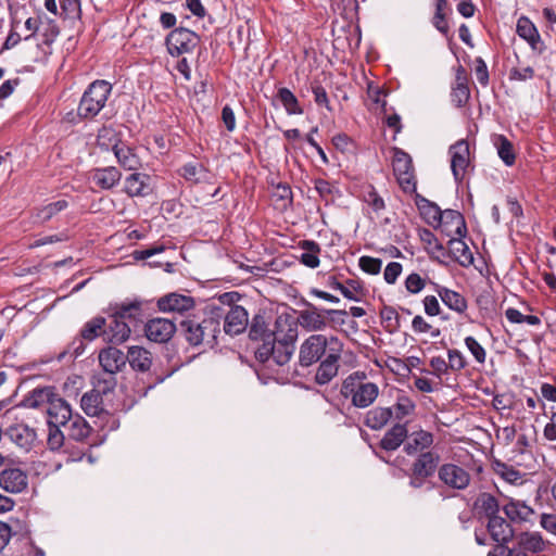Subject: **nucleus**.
I'll return each mask as SVG.
<instances>
[{"label":"nucleus","instance_id":"nucleus-22","mask_svg":"<svg viewBox=\"0 0 556 556\" xmlns=\"http://www.w3.org/2000/svg\"><path fill=\"white\" fill-rule=\"evenodd\" d=\"M516 541L517 546L526 554L528 552L539 554L549 546V542L544 540L543 535L538 531L521 532L516 536Z\"/></svg>","mask_w":556,"mask_h":556},{"label":"nucleus","instance_id":"nucleus-24","mask_svg":"<svg viewBox=\"0 0 556 556\" xmlns=\"http://www.w3.org/2000/svg\"><path fill=\"white\" fill-rule=\"evenodd\" d=\"M431 283L433 285L434 291L437 292V294L439 295L441 301L450 309H452L458 314H463L466 312L468 304H467L465 296H463L460 293H458L454 290H451L446 287H443L441 285H438L434 282H431Z\"/></svg>","mask_w":556,"mask_h":556},{"label":"nucleus","instance_id":"nucleus-58","mask_svg":"<svg viewBox=\"0 0 556 556\" xmlns=\"http://www.w3.org/2000/svg\"><path fill=\"white\" fill-rule=\"evenodd\" d=\"M49 426V433H48V446L52 451H56L61 448L64 444V434L60 430V426Z\"/></svg>","mask_w":556,"mask_h":556},{"label":"nucleus","instance_id":"nucleus-3","mask_svg":"<svg viewBox=\"0 0 556 556\" xmlns=\"http://www.w3.org/2000/svg\"><path fill=\"white\" fill-rule=\"evenodd\" d=\"M219 317L220 315H214L212 312L201 320L197 318L182 320L180 326L186 340L194 346L200 344L213 346L220 332Z\"/></svg>","mask_w":556,"mask_h":556},{"label":"nucleus","instance_id":"nucleus-30","mask_svg":"<svg viewBox=\"0 0 556 556\" xmlns=\"http://www.w3.org/2000/svg\"><path fill=\"white\" fill-rule=\"evenodd\" d=\"M448 249L454 260L463 267H468L473 263V255L467 245L462 240V237H452L448 240Z\"/></svg>","mask_w":556,"mask_h":556},{"label":"nucleus","instance_id":"nucleus-29","mask_svg":"<svg viewBox=\"0 0 556 556\" xmlns=\"http://www.w3.org/2000/svg\"><path fill=\"white\" fill-rule=\"evenodd\" d=\"M407 437V427L405 424L397 422L393 425L380 441L381 448L386 451H395Z\"/></svg>","mask_w":556,"mask_h":556},{"label":"nucleus","instance_id":"nucleus-38","mask_svg":"<svg viewBox=\"0 0 556 556\" xmlns=\"http://www.w3.org/2000/svg\"><path fill=\"white\" fill-rule=\"evenodd\" d=\"M80 406L88 416H99L103 412L102 394L96 389L86 392L81 396Z\"/></svg>","mask_w":556,"mask_h":556},{"label":"nucleus","instance_id":"nucleus-17","mask_svg":"<svg viewBox=\"0 0 556 556\" xmlns=\"http://www.w3.org/2000/svg\"><path fill=\"white\" fill-rule=\"evenodd\" d=\"M48 425L66 426L73 417L71 405L56 393L47 407Z\"/></svg>","mask_w":556,"mask_h":556},{"label":"nucleus","instance_id":"nucleus-35","mask_svg":"<svg viewBox=\"0 0 556 556\" xmlns=\"http://www.w3.org/2000/svg\"><path fill=\"white\" fill-rule=\"evenodd\" d=\"M516 30L519 37L525 39L533 50H538L541 37L535 25L527 16L518 18Z\"/></svg>","mask_w":556,"mask_h":556},{"label":"nucleus","instance_id":"nucleus-39","mask_svg":"<svg viewBox=\"0 0 556 556\" xmlns=\"http://www.w3.org/2000/svg\"><path fill=\"white\" fill-rule=\"evenodd\" d=\"M66 426H67L68 437L77 442H83L90 435L91 427L78 414L73 416L67 421Z\"/></svg>","mask_w":556,"mask_h":556},{"label":"nucleus","instance_id":"nucleus-12","mask_svg":"<svg viewBox=\"0 0 556 556\" xmlns=\"http://www.w3.org/2000/svg\"><path fill=\"white\" fill-rule=\"evenodd\" d=\"M28 486L27 473L17 467L5 468L0 471V488L8 493H22Z\"/></svg>","mask_w":556,"mask_h":556},{"label":"nucleus","instance_id":"nucleus-37","mask_svg":"<svg viewBox=\"0 0 556 556\" xmlns=\"http://www.w3.org/2000/svg\"><path fill=\"white\" fill-rule=\"evenodd\" d=\"M391 408L392 417L394 416L396 420L401 421L404 418L415 414L416 403L410 396L404 392H400L396 396L395 403Z\"/></svg>","mask_w":556,"mask_h":556},{"label":"nucleus","instance_id":"nucleus-41","mask_svg":"<svg viewBox=\"0 0 556 556\" xmlns=\"http://www.w3.org/2000/svg\"><path fill=\"white\" fill-rule=\"evenodd\" d=\"M492 140L501 160L505 165L511 166L516 161L513 143L504 135H495Z\"/></svg>","mask_w":556,"mask_h":556},{"label":"nucleus","instance_id":"nucleus-9","mask_svg":"<svg viewBox=\"0 0 556 556\" xmlns=\"http://www.w3.org/2000/svg\"><path fill=\"white\" fill-rule=\"evenodd\" d=\"M198 43L199 36L184 27L175 28L166 37L167 50L173 56L192 52Z\"/></svg>","mask_w":556,"mask_h":556},{"label":"nucleus","instance_id":"nucleus-11","mask_svg":"<svg viewBox=\"0 0 556 556\" xmlns=\"http://www.w3.org/2000/svg\"><path fill=\"white\" fill-rule=\"evenodd\" d=\"M176 325L167 318H153L144 326V332L150 341L165 343L172 339L176 332Z\"/></svg>","mask_w":556,"mask_h":556},{"label":"nucleus","instance_id":"nucleus-55","mask_svg":"<svg viewBox=\"0 0 556 556\" xmlns=\"http://www.w3.org/2000/svg\"><path fill=\"white\" fill-rule=\"evenodd\" d=\"M412 329L416 333L430 332L433 338L440 334L438 328H433L421 315H416L412 320Z\"/></svg>","mask_w":556,"mask_h":556},{"label":"nucleus","instance_id":"nucleus-48","mask_svg":"<svg viewBox=\"0 0 556 556\" xmlns=\"http://www.w3.org/2000/svg\"><path fill=\"white\" fill-rule=\"evenodd\" d=\"M495 471L503 480L510 484L518 485L523 483L525 475L515 469L513 466L506 465L504 463H497L495 466Z\"/></svg>","mask_w":556,"mask_h":556},{"label":"nucleus","instance_id":"nucleus-20","mask_svg":"<svg viewBox=\"0 0 556 556\" xmlns=\"http://www.w3.org/2000/svg\"><path fill=\"white\" fill-rule=\"evenodd\" d=\"M99 363L106 375H115L126 364L125 354L116 348H106L99 353Z\"/></svg>","mask_w":556,"mask_h":556},{"label":"nucleus","instance_id":"nucleus-47","mask_svg":"<svg viewBox=\"0 0 556 556\" xmlns=\"http://www.w3.org/2000/svg\"><path fill=\"white\" fill-rule=\"evenodd\" d=\"M362 199L375 213H380L386 207L384 200L371 185L364 188Z\"/></svg>","mask_w":556,"mask_h":556},{"label":"nucleus","instance_id":"nucleus-16","mask_svg":"<svg viewBox=\"0 0 556 556\" xmlns=\"http://www.w3.org/2000/svg\"><path fill=\"white\" fill-rule=\"evenodd\" d=\"M486 532L492 541L496 542L497 546L507 544L514 538V529L509 521L498 516L493 517L486 522Z\"/></svg>","mask_w":556,"mask_h":556},{"label":"nucleus","instance_id":"nucleus-19","mask_svg":"<svg viewBox=\"0 0 556 556\" xmlns=\"http://www.w3.org/2000/svg\"><path fill=\"white\" fill-rule=\"evenodd\" d=\"M109 309L110 317L119 318L124 321L136 323L142 317V302L139 300L115 303Z\"/></svg>","mask_w":556,"mask_h":556},{"label":"nucleus","instance_id":"nucleus-7","mask_svg":"<svg viewBox=\"0 0 556 556\" xmlns=\"http://www.w3.org/2000/svg\"><path fill=\"white\" fill-rule=\"evenodd\" d=\"M392 166L394 175L405 192H413L416 184L409 154L399 148H393Z\"/></svg>","mask_w":556,"mask_h":556},{"label":"nucleus","instance_id":"nucleus-61","mask_svg":"<svg viewBox=\"0 0 556 556\" xmlns=\"http://www.w3.org/2000/svg\"><path fill=\"white\" fill-rule=\"evenodd\" d=\"M116 387V378L114 375H108L106 377H99L96 379L94 389L101 394H106L114 390Z\"/></svg>","mask_w":556,"mask_h":556},{"label":"nucleus","instance_id":"nucleus-31","mask_svg":"<svg viewBox=\"0 0 556 556\" xmlns=\"http://www.w3.org/2000/svg\"><path fill=\"white\" fill-rule=\"evenodd\" d=\"M299 320L301 326L308 331H321L327 327L326 316L316 307L302 311Z\"/></svg>","mask_w":556,"mask_h":556},{"label":"nucleus","instance_id":"nucleus-57","mask_svg":"<svg viewBox=\"0 0 556 556\" xmlns=\"http://www.w3.org/2000/svg\"><path fill=\"white\" fill-rule=\"evenodd\" d=\"M361 269L370 275H377L381 270L382 261L371 256H362L358 260Z\"/></svg>","mask_w":556,"mask_h":556},{"label":"nucleus","instance_id":"nucleus-50","mask_svg":"<svg viewBox=\"0 0 556 556\" xmlns=\"http://www.w3.org/2000/svg\"><path fill=\"white\" fill-rule=\"evenodd\" d=\"M421 211L427 223L437 228L438 224H440V218H442L443 211L437 204L429 201H426V205L421 207Z\"/></svg>","mask_w":556,"mask_h":556},{"label":"nucleus","instance_id":"nucleus-51","mask_svg":"<svg viewBox=\"0 0 556 556\" xmlns=\"http://www.w3.org/2000/svg\"><path fill=\"white\" fill-rule=\"evenodd\" d=\"M381 321L389 331L396 330L400 326L399 314L392 306H384L380 312Z\"/></svg>","mask_w":556,"mask_h":556},{"label":"nucleus","instance_id":"nucleus-44","mask_svg":"<svg viewBox=\"0 0 556 556\" xmlns=\"http://www.w3.org/2000/svg\"><path fill=\"white\" fill-rule=\"evenodd\" d=\"M476 505L485 515L488 520L493 517H498L500 504L492 494L481 493L477 498Z\"/></svg>","mask_w":556,"mask_h":556},{"label":"nucleus","instance_id":"nucleus-23","mask_svg":"<svg viewBox=\"0 0 556 556\" xmlns=\"http://www.w3.org/2000/svg\"><path fill=\"white\" fill-rule=\"evenodd\" d=\"M5 435L12 443L24 450H29L36 438L35 431L24 424L10 426L5 431Z\"/></svg>","mask_w":556,"mask_h":556},{"label":"nucleus","instance_id":"nucleus-45","mask_svg":"<svg viewBox=\"0 0 556 556\" xmlns=\"http://www.w3.org/2000/svg\"><path fill=\"white\" fill-rule=\"evenodd\" d=\"M105 319L103 317H94L87 321L80 331L83 339L92 341L99 336H103Z\"/></svg>","mask_w":556,"mask_h":556},{"label":"nucleus","instance_id":"nucleus-10","mask_svg":"<svg viewBox=\"0 0 556 556\" xmlns=\"http://www.w3.org/2000/svg\"><path fill=\"white\" fill-rule=\"evenodd\" d=\"M439 480L447 488L453 490H465L469 486L471 475L469 471L456 464L446 463L438 469Z\"/></svg>","mask_w":556,"mask_h":556},{"label":"nucleus","instance_id":"nucleus-33","mask_svg":"<svg viewBox=\"0 0 556 556\" xmlns=\"http://www.w3.org/2000/svg\"><path fill=\"white\" fill-rule=\"evenodd\" d=\"M121 172L114 166L97 168L92 173L93 182L105 190L113 188L121 180Z\"/></svg>","mask_w":556,"mask_h":556},{"label":"nucleus","instance_id":"nucleus-52","mask_svg":"<svg viewBox=\"0 0 556 556\" xmlns=\"http://www.w3.org/2000/svg\"><path fill=\"white\" fill-rule=\"evenodd\" d=\"M464 342L476 362L479 364H484L486 359L485 349L471 336L466 337Z\"/></svg>","mask_w":556,"mask_h":556},{"label":"nucleus","instance_id":"nucleus-64","mask_svg":"<svg viewBox=\"0 0 556 556\" xmlns=\"http://www.w3.org/2000/svg\"><path fill=\"white\" fill-rule=\"evenodd\" d=\"M540 526L548 533L556 535V515L546 513L541 514Z\"/></svg>","mask_w":556,"mask_h":556},{"label":"nucleus","instance_id":"nucleus-14","mask_svg":"<svg viewBox=\"0 0 556 556\" xmlns=\"http://www.w3.org/2000/svg\"><path fill=\"white\" fill-rule=\"evenodd\" d=\"M157 307L164 313L184 314L194 307V300L188 295L169 293L157 300Z\"/></svg>","mask_w":556,"mask_h":556},{"label":"nucleus","instance_id":"nucleus-53","mask_svg":"<svg viewBox=\"0 0 556 556\" xmlns=\"http://www.w3.org/2000/svg\"><path fill=\"white\" fill-rule=\"evenodd\" d=\"M60 13L63 18H76L80 15L79 0H60Z\"/></svg>","mask_w":556,"mask_h":556},{"label":"nucleus","instance_id":"nucleus-13","mask_svg":"<svg viewBox=\"0 0 556 556\" xmlns=\"http://www.w3.org/2000/svg\"><path fill=\"white\" fill-rule=\"evenodd\" d=\"M451 169L457 182H460L469 166V146L465 140H459L450 148Z\"/></svg>","mask_w":556,"mask_h":556},{"label":"nucleus","instance_id":"nucleus-5","mask_svg":"<svg viewBox=\"0 0 556 556\" xmlns=\"http://www.w3.org/2000/svg\"><path fill=\"white\" fill-rule=\"evenodd\" d=\"M239 298L237 292H227L219 296V301L227 305V308L219 314V319L224 318V331L230 336L242 333L249 325L248 311L241 305L232 304Z\"/></svg>","mask_w":556,"mask_h":556},{"label":"nucleus","instance_id":"nucleus-4","mask_svg":"<svg viewBox=\"0 0 556 556\" xmlns=\"http://www.w3.org/2000/svg\"><path fill=\"white\" fill-rule=\"evenodd\" d=\"M112 92V85L106 80H94L83 93L77 108V115L84 119H92L105 106Z\"/></svg>","mask_w":556,"mask_h":556},{"label":"nucleus","instance_id":"nucleus-27","mask_svg":"<svg viewBox=\"0 0 556 556\" xmlns=\"http://www.w3.org/2000/svg\"><path fill=\"white\" fill-rule=\"evenodd\" d=\"M150 176L142 173H134L125 179V192L129 197H144L150 192Z\"/></svg>","mask_w":556,"mask_h":556},{"label":"nucleus","instance_id":"nucleus-18","mask_svg":"<svg viewBox=\"0 0 556 556\" xmlns=\"http://www.w3.org/2000/svg\"><path fill=\"white\" fill-rule=\"evenodd\" d=\"M503 511L510 521L518 523L531 521L535 514L534 509L525 501L513 497L507 498L503 505Z\"/></svg>","mask_w":556,"mask_h":556},{"label":"nucleus","instance_id":"nucleus-1","mask_svg":"<svg viewBox=\"0 0 556 556\" xmlns=\"http://www.w3.org/2000/svg\"><path fill=\"white\" fill-rule=\"evenodd\" d=\"M294 338L295 334L292 330L283 339H278L276 336H267L265 342L256 346L255 358L268 368H273L275 365H286L294 352Z\"/></svg>","mask_w":556,"mask_h":556},{"label":"nucleus","instance_id":"nucleus-8","mask_svg":"<svg viewBox=\"0 0 556 556\" xmlns=\"http://www.w3.org/2000/svg\"><path fill=\"white\" fill-rule=\"evenodd\" d=\"M342 351L343 343L339 339H332L331 352H328L326 358L320 362L315 375V381L318 384H327L338 375Z\"/></svg>","mask_w":556,"mask_h":556},{"label":"nucleus","instance_id":"nucleus-15","mask_svg":"<svg viewBox=\"0 0 556 556\" xmlns=\"http://www.w3.org/2000/svg\"><path fill=\"white\" fill-rule=\"evenodd\" d=\"M438 229L445 233L448 238L463 237L466 232V224L463 215L455 210L443 211Z\"/></svg>","mask_w":556,"mask_h":556},{"label":"nucleus","instance_id":"nucleus-59","mask_svg":"<svg viewBox=\"0 0 556 556\" xmlns=\"http://www.w3.org/2000/svg\"><path fill=\"white\" fill-rule=\"evenodd\" d=\"M469 98H470V90H469L468 86H454L453 87V90L451 93V99H452V102L456 106H458V108L464 106L468 102Z\"/></svg>","mask_w":556,"mask_h":556},{"label":"nucleus","instance_id":"nucleus-28","mask_svg":"<svg viewBox=\"0 0 556 556\" xmlns=\"http://www.w3.org/2000/svg\"><path fill=\"white\" fill-rule=\"evenodd\" d=\"M114 154L125 169L136 170L140 167V157L136 154L135 150L124 142L115 143L113 147Z\"/></svg>","mask_w":556,"mask_h":556},{"label":"nucleus","instance_id":"nucleus-6","mask_svg":"<svg viewBox=\"0 0 556 556\" xmlns=\"http://www.w3.org/2000/svg\"><path fill=\"white\" fill-rule=\"evenodd\" d=\"M338 339L334 336L311 334L300 345L299 364L302 367H309L321 359L328 352H331V340Z\"/></svg>","mask_w":556,"mask_h":556},{"label":"nucleus","instance_id":"nucleus-60","mask_svg":"<svg viewBox=\"0 0 556 556\" xmlns=\"http://www.w3.org/2000/svg\"><path fill=\"white\" fill-rule=\"evenodd\" d=\"M203 173V166L198 163H188L181 168V175L190 181H199Z\"/></svg>","mask_w":556,"mask_h":556},{"label":"nucleus","instance_id":"nucleus-54","mask_svg":"<svg viewBox=\"0 0 556 556\" xmlns=\"http://www.w3.org/2000/svg\"><path fill=\"white\" fill-rule=\"evenodd\" d=\"M342 295L351 301L359 302L364 295V290L358 281L348 280L342 290Z\"/></svg>","mask_w":556,"mask_h":556},{"label":"nucleus","instance_id":"nucleus-32","mask_svg":"<svg viewBox=\"0 0 556 556\" xmlns=\"http://www.w3.org/2000/svg\"><path fill=\"white\" fill-rule=\"evenodd\" d=\"M130 367L135 370L147 371L152 365L151 353L141 346H130L126 356Z\"/></svg>","mask_w":556,"mask_h":556},{"label":"nucleus","instance_id":"nucleus-63","mask_svg":"<svg viewBox=\"0 0 556 556\" xmlns=\"http://www.w3.org/2000/svg\"><path fill=\"white\" fill-rule=\"evenodd\" d=\"M402 265L397 262H391L387 265L383 273V278L387 283L393 285L396 282L399 276L402 273Z\"/></svg>","mask_w":556,"mask_h":556},{"label":"nucleus","instance_id":"nucleus-21","mask_svg":"<svg viewBox=\"0 0 556 556\" xmlns=\"http://www.w3.org/2000/svg\"><path fill=\"white\" fill-rule=\"evenodd\" d=\"M434 441V437L431 432L426 430L414 431L410 434L407 433L406 442L404 444V452L407 455H416L427 452Z\"/></svg>","mask_w":556,"mask_h":556},{"label":"nucleus","instance_id":"nucleus-43","mask_svg":"<svg viewBox=\"0 0 556 556\" xmlns=\"http://www.w3.org/2000/svg\"><path fill=\"white\" fill-rule=\"evenodd\" d=\"M277 99L285 108L286 112L289 115H301L303 114V109L301 108L296 97L292 93V91L286 87H281L278 89Z\"/></svg>","mask_w":556,"mask_h":556},{"label":"nucleus","instance_id":"nucleus-40","mask_svg":"<svg viewBox=\"0 0 556 556\" xmlns=\"http://www.w3.org/2000/svg\"><path fill=\"white\" fill-rule=\"evenodd\" d=\"M55 392L53 388L46 387L33 390L24 400V404L29 408H39L41 406H49Z\"/></svg>","mask_w":556,"mask_h":556},{"label":"nucleus","instance_id":"nucleus-56","mask_svg":"<svg viewBox=\"0 0 556 556\" xmlns=\"http://www.w3.org/2000/svg\"><path fill=\"white\" fill-rule=\"evenodd\" d=\"M447 357L448 367L452 371H460L467 366V361L459 350L450 349L447 351Z\"/></svg>","mask_w":556,"mask_h":556},{"label":"nucleus","instance_id":"nucleus-62","mask_svg":"<svg viewBox=\"0 0 556 556\" xmlns=\"http://www.w3.org/2000/svg\"><path fill=\"white\" fill-rule=\"evenodd\" d=\"M534 70L531 66H516L509 72V78L513 80H528L533 78Z\"/></svg>","mask_w":556,"mask_h":556},{"label":"nucleus","instance_id":"nucleus-36","mask_svg":"<svg viewBox=\"0 0 556 556\" xmlns=\"http://www.w3.org/2000/svg\"><path fill=\"white\" fill-rule=\"evenodd\" d=\"M303 250L300 262L308 268H316L320 264L319 254L321 252L320 245L313 240H303L299 243Z\"/></svg>","mask_w":556,"mask_h":556},{"label":"nucleus","instance_id":"nucleus-42","mask_svg":"<svg viewBox=\"0 0 556 556\" xmlns=\"http://www.w3.org/2000/svg\"><path fill=\"white\" fill-rule=\"evenodd\" d=\"M68 206L66 200H59L52 203H49L40 208H38L34 215L35 223L45 224L50 220L53 216L64 211Z\"/></svg>","mask_w":556,"mask_h":556},{"label":"nucleus","instance_id":"nucleus-34","mask_svg":"<svg viewBox=\"0 0 556 556\" xmlns=\"http://www.w3.org/2000/svg\"><path fill=\"white\" fill-rule=\"evenodd\" d=\"M392 418V408L375 407L369 409L365 415L364 424L371 430H381Z\"/></svg>","mask_w":556,"mask_h":556},{"label":"nucleus","instance_id":"nucleus-49","mask_svg":"<svg viewBox=\"0 0 556 556\" xmlns=\"http://www.w3.org/2000/svg\"><path fill=\"white\" fill-rule=\"evenodd\" d=\"M427 285V278L421 277L418 273H410L404 281L406 291L409 294L420 293Z\"/></svg>","mask_w":556,"mask_h":556},{"label":"nucleus","instance_id":"nucleus-2","mask_svg":"<svg viewBox=\"0 0 556 556\" xmlns=\"http://www.w3.org/2000/svg\"><path fill=\"white\" fill-rule=\"evenodd\" d=\"M379 392L378 384L367 381L364 371H355L349 375L341 388L342 395L349 399L356 408L369 407L377 400Z\"/></svg>","mask_w":556,"mask_h":556},{"label":"nucleus","instance_id":"nucleus-26","mask_svg":"<svg viewBox=\"0 0 556 556\" xmlns=\"http://www.w3.org/2000/svg\"><path fill=\"white\" fill-rule=\"evenodd\" d=\"M110 318L111 321L108 328H104L103 331L104 340L115 344L125 342L130 336V326L127 324V321H124L119 318Z\"/></svg>","mask_w":556,"mask_h":556},{"label":"nucleus","instance_id":"nucleus-46","mask_svg":"<svg viewBox=\"0 0 556 556\" xmlns=\"http://www.w3.org/2000/svg\"><path fill=\"white\" fill-rule=\"evenodd\" d=\"M267 336H276V334L267 329V325H266L263 316H261V315L254 316L252 319L251 326H250L249 337L252 340H255V341L260 340L263 343V342H265V339H267Z\"/></svg>","mask_w":556,"mask_h":556},{"label":"nucleus","instance_id":"nucleus-25","mask_svg":"<svg viewBox=\"0 0 556 556\" xmlns=\"http://www.w3.org/2000/svg\"><path fill=\"white\" fill-rule=\"evenodd\" d=\"M440 462V455L432 451H427L418 455L414 460L410 471L431 478L437 471Z\"/></svg>","mask_w":556,"mask_h":556}]
</instances>
